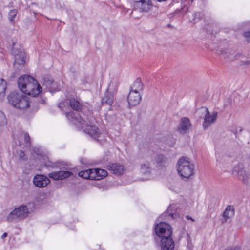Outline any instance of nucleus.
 Instances as JSON below:
<instances>
[{
	"label": "nucleus",
	"mask_w": 250,
	"mask_h": 250,
	"mask_svg": "<svg viewBox=\"0 0 250 250\" xmlns=\"http://www.w3.org/2000/svg\"><path fill=\"white\" fill-rule=\"evenodd\" d=\"M28 208L26 205H21L15 208L7 217L8 222H18L27 217Z\"/></svg>",
	"instance_id": "7"
},
{
	"label": "nucleus",
	"mask_w": 250,
	"mask_h": 250,
	"mask_svg": "<svg viewBox=\"0 0 250 250\" xmlns=\"http://www.w3.org/2000/svg\"><path fill=\"white\" fill-rule=\"evenodd\" d=\"M192 129V124L190 120L186 117H182L177 128V131L181 134L188 133Z\"/></svg>",
	"instance_id": "11"
},
{
	"label": "nucleus",
	"mask_w": 250,
	"mask_h": 250,
	"mask_svg": "<svg viewBox=\"0 0 250 250\" xmlns=\"http://www.w3.org/2000/svg\"><path fill=\"white\" fill-rule=\"evenodd\" d=\"M176 169L178 175L184 181L192 179L195 174V166L188 157H182L179 159Z\"/></svg>",
	"instance_id": "4"
},
{
	"label": "nucleus",
	"mask_w": 250,
	"mask_h": 250,
	"mask_svg": "<svg viewBox=\"0 0 250 250\" xmlns=\"http://www.w3.org/2000/svg\"><path fill=\"white\" fill-rule=\"evenodd\" d=\"M225 250H241V248L238 246L229 247L225 249Z\"/></svg>",
	"instance_id": "31"
},
{
	"label": "nucleus",
	"mask_w": 250,
	"mask_h": 250,
	"mask_svg": "<svg viewBox=\"0 0 250 250\" xmlns=\"http://www.w3.org/2000/svg\"><path fill=\"white\" fill-rule=\"evenodd\" d=\"M24 141L27 144H28L29 145H30L31 142H30V137L27 133H24Z\"/></svg>",
	"instance_id": "30"
},
{
	"label": "nucleus",
	"mask_w": 250,
	"mask_h": 250,
	"mask_svg": "<svg viewBox=\"0 0 250 250\" xmlns=\"http://www.w3.org/2000/svg\"><path fill=\"white\" fill-rule=\"evenodd\" d=\"M12 44V54L15 56V62L13 64L15 67L19 69L17 65L20 66H23L25 63V52L22 50H18L14 47L17 43V40L16 39H12L11 40Z\"/></svg>",
	"instance_id": "9"
},
{
	"label": "nucleus",
	"mask_w": 250,
	"mask_h": 250,
	"mask_svg": "<svg viewBox=\"0 0 250 250\" xmlns=\"http://www.w3.org/2000/svg\"><path fill=\"white\" fill-rule=\"evenodd\" d=\"M107 168L108 170L116 175H121L124 171V166L116 163L109 164L107 167Z\"/></svg>",
	"instance_id": "17"
},
{
	"label": "nucleus",
	"mask_w": 250,
	"mask_h": 250,
	"mask_svg": "<svg viewBox=\"0 0 250 250\" xmlns=\"http://www.w3.org/2000/svg\"><path fill=\"white\" fill-rule=\"evenodd\" d=\"M94 174H93V169H89L87 170L80 171L78 173L79 176L84 179H89L93 180Z\"/></svg>",
	"instance_id": "23"
},
{
	"label": "nucleus",
	"mask_w": 250,
	"mask_h": 250,
	"mask_svg": "<svg viewBox=\"0 0 250 250\" xmlns=\"http://www.w3.org/2000/svg\"><path fill=\"white\" fill-rule=\"evenodd\" d=\"M70 106L74 110L77 111H80L82 109L83 105L79 100L71 98L69 100Z\"/></svg>",
	"instance_id": "21"
},
{
	"label": "nucleus",
	"mask_w": 250,
	"mask_h": 250,
	"mask_svg": "<svg viewBox=\"0 0 250 250\" xmlns=\"http://www.w3.org/2000/svg\"><path fill=\"white\" fill-rule=\"evenodd\" d=\"M17 14V11L16 9H12L8 13V19L10 21H14V19Z\"/></svg>",
	"instance_id": "26"
},
{
	"label": "nucleus",
	"mask_w": 250,
	"mask_h": 250,
	"mask_svg": "<svg viewBox=\"0 0 250 250\" xmlns=\"http://www.w3.org/2000/svg\"><path fill=\"white\" fill-rule=\"evenodd\" d=\"M169 216H172V213H169Z\"/></svg>",
	"instance_id": "41"
},
{
	"label": "nucleus",
	"mask_w": 250,
	"mask_h": 250,
	"mask_svg": "<svg viewBox=\"0 0 250 250\" xmlns=\"http://www.w3.org/2000/svg\"><path fill=\"white\" fill-rule=\"evenodd\" d=\"M172 216H173V219H174L175 217H174V213H173Z\"/></svg>",
	"instance_id": "39"
},
{
	"label": "nucleus",
	"mask_w": 250,
	"mask_h": 250,
	"mask_svg": "<svg viewBox=\"0 0 250 250\" xmlns=\"http://www.w3.org/2000/svg\"><path fill=\"white\" fill-rule=\"evenodd\" d=\"M203 14L201 12H197L194 14V18L193 19V21H197L198 20H200Z\"/></svg>",
	"instance_id": "29"
},
{
	"label": "nucleus",
	"mask_w": 250,
	"mask_h": 250,
	"mask_svg": "<svg viewBox=\"0 0 250 250\" xmlns=\"http://www.w3.org/2000/svg\"><path fill=\"white\" fill-rule=\"evenodd\" d=\"M172 244H173V250H174V241H173Z\"/></svg>",
	"instance_id": "37"
},
{
	"label": "nucleus",
	"mask_w": 250,
	"mask_h": 250,
	"mask_svg": "<svg viewBox=\"0 0 250 250\" xmlns=\"http://www.w3.org/2000/svg\"><path fill=\"white\" fill-rule=\"evenodd\" d=\"M9 102L14 107L20 109L26 108L29 106L28 97L17 93H11L8 97Z\"/></svg>",
	"instance_id": "6"
},
{
	"label": "nucleus",
	"mask_w": 250,
	"mask_h": 250,
	"mask_svg": "<svg viewBox=\"0 0 250 250\" xmlns=\"http://www.w3.org/2000/svg\"><path fill=\"white\" fill-rule=\"evenodd\" d=\"M93 174H94L93 180H99L103 179L107 175L106 170L103 169H93Z\"/></svg>",
	"instance_id": "20"
},
{
	"label": "nucleus",
	"mask_w": 250,
	"mask_h": 250,
	"mask_svg": "<svg viewBox=\"0 0 250 250\" xmlns=\"http://www.w3.org/2000/svg\"><path fill=\"white\" fill-rule=\"evenodd\" d=\"M235 210L234 207L231 205L228 206L225 209L223 213V220L222 222H225L228 219H230L234 216Z\"/></svg>",
	"instance_id": "18"
},
{
	"label": "nucleus",
	"mask_w": 250,
	"mask_h": 250,
	"mask_svg": "<svg viewBox=\"0 0 250 250\" xmlns=\"http://www.w3.org/2000/svg\"><path fill=\"white\" fill-rule=\"evenodd\" d=\"M187 4H189V5H190V4H189L190 2H188V1H187Z\"/></svg>",
	"instance_id": "40"
},
{
	"label": "nucleus",
	"mask_w": 250,
	"mask_h": 250,
	"mask_svg": "<svg viewBox=\"0 0 250 250\" xmlns=\"http://www.w3.org/2000/svg\"><path fill=\"white\" fill-rule=\"evenodd\" d=\"M141 100V95L139 92L130 91L127 100L129 107L137 105Z\"/></svg>",
	"instance_id": "14"
},
{
	"label": "nucleus",
	"mask_w": 250,
	"mask_h": 250,
	"mask_svg": "<svg viewBox=\"0 0 250 250\" xmlns=\"http://www.w3.org/2000/svg\"><path fill=\"white\" fill-rule=\"evenodd\" d=\"M68 165L63 162L52 163L50 161L45 162L44 166L47 168H59L60 170L54 171L48 174V177L55 180H63L70 177L73 173L69 171L70 169L66 167Z\"/></svg>",
	"instance_id": "5"
},
{
	"label": "nucleus",
	"mask_w": 250,
	"mask_h": 250,
	"mask_svg": "<svg viewBox=\"0 0 250 250\" xmlns=\"http://www.w3.org/2000/svg\"><path fill=\"white\" fill-rule=\"evenodd\" d=\"M244 36L248 39L249 42H250V31L245 32Z\"/></svg>",
	"instance_id": "32"
},
{
	"label": "nucleus",
	"mask_w": 250,
	"mask_h": 250,
	"mask_svg": "<svg viewBox=\"0 0 250 250\" xmlns=\"http://www.w3.org/2000/svg\"><path fill=\"white\" fill-rule=\"evenodd\" d=\"M244 168L243 164H238L233 168V174H236L240 180H242L244 183L247 184L248 180L250 178V175L246 173Z\"/></svg>",
	"instance_id": "12"
},
{
	"label": "nucleus",
	"mask_w": 250,
	"mask_h": 250,
	"mask_svg": "<svg viewBox=\"0 0 250 250\" xmlns=\"http://www.w3.org/2000/svg\"><path fill=\"white\" fill-rule=\"evenodd\" d=\"M18 84L21 91L33 97L37 96L42 91L37 81L28 75H24L19 77Z\"/></svg>",
	"instance_id": "3"
},
{
	"label": "nucleus",
	"mask_w": 250,
	"mask_h": 250,
	"mask_svg": "<svg viewBox=\"0 0 250 250\" xmlns=\"http://www.w3.org/2000/svg\"><path fill=\"white\" fill-rule=\"evenodd\" d=\"M180 201L181 203H183V201H184V198H183L182 197H180Z\"/></svg>",
	"instance_id": "36"
},
{
	"label": "nucleus",
	"mask_w": 250,
	"mask_h": 250,
	"mask_svg": "<svg viewBox=\"0 0 250 250\" xmlns=\"http://www.w3.org/2000/svg\"><path fill=\"white\" fill-rule=\"evenodd\" d=\"M66 116L68 120H71L76 125L83 130L85 133L94 139L98 140L100 135L99 129L91 123L89 118H83L73 111L66 113Z\"/></svg>",
	"instance_id": "1"
},
{
	"label": "nucleus",
	"mask_w": 250,
	"mask_h": 250,
	"mask_svg": "<svg viewBox=\"0 0 250 250\" xmlns=\"http://www.w3.org/2000/svg\"><path fill=\"white\" fill-rule=\"evenodd\" d=\"M117 92V85L114 83H110L105 93L104 96L102 99V104H107L111 106L114 101V95Z\"/></svg>",
	"instance_id": "10"
},
{
	"label": "nucleus",
	"mask_w": 250,
	"mask_h": 250,
	"mask_svg": "<svg viewBox=\"0 0 250 250\" xmlns=\"http://www.w3.org/2000/svg\"><path fill=\"white\" fill-rule=\"evenodd\" d=\"M154 231L156 237L160 240L161 250H172V230L170 226L165 222H160L155 225Z\"/></svg>",
	"instance_id": "2"
},
{
	"label": "nucleus",
	"mask_w": 250,
	"mask_h": 250,
	"mask_svg": "<svg viewBox=\"0 0 250 250\" xmlns=\"http://www.w3.org/2000/svg\"><path fill=\"white\" fill-rule=\"evenodd\" d=\"M167 26L168 27H170L171 25H170V24H167Z\"/></svg>",
	"instance_id": "38"
},
{
	"label": "nucleus",
	"mask_w": 250,
	"mask_h": 250,
	"mask_svg": "<svg viewBox=\"0 0 250 250\" xmlns=\"http://www.w3.org/2000/svg\"><path fill=\"white\" fill-rule=\"evenodd\" d=\"M7 236V233L6 232H4L2 235L1 236V239H3Z\"/></svg>",
	"instance_id": "33"
},
{
	"label": "nucleus",
	"mask_w": 250,
	"mask_h": 250,
	"mask_svg": "<svg viewBox=\"0 0 250 250\" xmlns=\"http://www.w3.org/2000/svg\"><path fill=\"white\" fill-rule=\"evenodd\" d=\"M186 218H187V219H188V220H191V221H194V219H193L191 217H190V216H188V215H187V216H186Z\"/></svg>",
	"instance_id": "34"
},
{
	"label": "nucleus",
	"mask_w": 250,
	"mask_h": 250,
	"mask_svg": "<svg viewBox=\"0 0 250 250\" xmlns=\"http://www.w3.org/2000/svg\"><path fill=\"white\" fill-rule=\"evenodd\" d=\"M62 105H63V104H62V103H60V104H58V107H59L60 109H62Z\"/></svg>",
	"instance_id": "35"
},
{
	"label": "nucleus",
	"mask_w": 250,
	"mask_h": 250,
	"mask_svg": "<svg viewBox=\"0 0 250 250\" xmlns=\"http://www.w3.org/2000/svg\"><path fill=\"white\" fill-rule=\"evenodd\" d=\"M7 87V83L3 79H0V95L4 94Z\"/></svg>",
	"instance_id": "25"
},
{
	"label": "nucleus",
	"mask_w": 250,
	"mask_h": 250,
	"mask_svg": "<svg viewBox=\"0 0 250 250\" xmlns=\"http://www.w3.org/2000/svg\"><path fill=\"white\" fill-rule=\"evenodd\" d=\"M50 182V179L42 174H36L33 178V184L36 187L39 188H45Z\"/></svg>",
	"instance_id": "13"
},
{
	"label": "nucleus",
	"mask_w": 250,
	"mask_h": 250,
	"mask_svg": "<svg viewBox=\"0 0 250 250\" xmlns=\"http://www.w3.org/2000/svg\"><path fill=\"white\" fill-rule=\"evenodd\" d=\"M7 123V120L5 115L3 112L0 111V126L5 125Z\"/></svg>",
	"instance_id": "27"
},
{
	"label": "nucleus",
	"mask_w": 250,
	"mask_h": 250,
	"mask_svg": "<svg viewBox=\"0 0 250 250\" xmlns=\"http://www.w3.org/2000/svg\"><path fill=\"white\" fill-rule=\"evenodd\" d=\"M152 6L150 0H141L136 2V6L143 12L149 11L152 8Z\"/></svg>",
	"instance_id": "15"
},
{
	"label": "nucleus",
	"mask_w": 250,
	"mask_h": 250,
	"mask_svg": "<svg viewBox=\"0 0 250 250\" xmlns=\"http://www.w3.org/2000/svg\"><path fill=\"white\" fill-rule=\"evenodd\" d=\"M201 117L204 115V120L202 125L204 129H206L212 124H213L216 120L217 112H214L213 115H210L207 107L202 106L199 108L196 112Z\"/></svg>",
	"instance_id": "8"
},
{
	"label": "nucleus",
	"mask_w": 250,
	"mask_h": 250,
	"mask_svg": "<svg viewBox=\"0 0 250 250\" xmlns=\"http://www.w3.org/2000/svg\"><path fill=\"white\" fill-rule=\"evenodd\" d=\"M16 156L21 160H25L27 159L24 152L21 150H17L16 151Z\"/></svg>",
	"instance_id": "28"
},
{
	"label": "nucleus",
	"mask_w": 250,
	"mask_h": 250,
	"mask_svg": "<svg viewBox=\"0 0 250 250\" xmlns=\"http://www.w3.org/2000/svg\"><path fill=\"white\" fill-rule=\"evenodd\" d=\"M143 89V84L141 82L140 78H137L134 82L132 85L130 87V91L139 92L142 91Z\"/></svg>",
	"instance_id": "19"
},
{
	"label": "nucleus",
	"mask_w": 250,
	"mask_h": 250,
	"mask_svg": "<svg viewBox=\"0 0 250 250\" xmlns=\"http://www.w3.org/2000/svg\"><path fill=\"white\" fill-rule=\"evenodd\" d=\"M156 167L159 168L167 167L168 165L167 158L163 154H158L155 159Z\"/></svg>",
	"instance_id": "16"
},
{
	"label": "nucleus",
	"mask_w": 250,
	"mask_h": 250,
	"mask_svg": "<svg viewBox=\"0 0 250 250\" xmlns=\"http://www.w3.org/2000/svg\"><path fill=\"white\" fill-rule=\"evenodd\" d=\"M46 80L44 78L45 85L51 92H55L59 90L56 83L54 82L50 78L47 77Z\"/></svg>",
	"instance_id": "22"
},
{
	"label": "nucleus",
	"mask_w": 250,
	"mask_h": 250,
	"mask_svg": "<svg viewBox=\"0 0 250 250\" xmlns=\"http://www.w3.org/2000/svg\"><path fill=\"white\" fill-rule=\"evenodd\" d=\"M141 170L144 173H149L151 170L150 164L148 162H146L141 165Z\"/></svg>",
	"instance_id": "24"
}]
</instances>
